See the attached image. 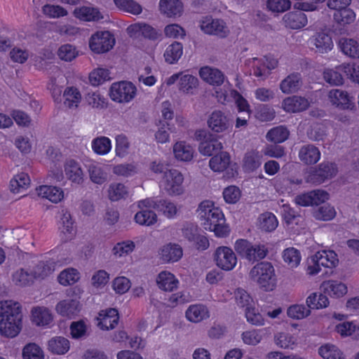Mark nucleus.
Masks as SVG:
<instances>
[{"label":"nucleus","mask_w":359,"mask_h":359,"mask_svg":"<svg viewBox=\"0 0 359 359\" xmlns=\"http://www.w3.org/2000/svg\"><path fill=\"white\" fill-rule=\"evenodd\" d=\"M7 309L0 318V334L6 337H15L22 329V308L18 302Z\"/></svg>","instance_id":"1"},{"label":"nucleus","mask_w":359,"mask_h":359,"mask_svg":"<svg viewBox=\"0 0 359 359\" xmlns=\"http://www.w3.org/2000/svg\"><path fill=\"white\" fill-rule=\"evenodd\" d=\"M250 279L265 291H271L276 285L275 270L270 262H262L249 272Z\"/></svg>","instance_id":"2"},{"label":"nucleus","mask_w":359,"mask_h":359,"mask_svg":"<svg viewBox=\"0 0 359 359\" xmlns=\"http://www.w3.org/2000/svg\"><path fill=\"white\" fill-rule=\"evenodd\" d=\"M234 249L241 257L252 262L264 259L268 253L264 245H253L245 239L237 240Z\"/></svg>","instance_id":"3"},{"label":"nucleus","mask_w":359,"mask_h":359,"mask_svg":"<svg viewBox=\"0 0 359 359\" xmlns=\"http://www.w3.org/2000/svg\"><path fill=\"white\" fill-rule=\"evenodd\" d=\"M337 168L334 163L323 162L318 167L311 168L305 177L306 182L313 184H320L334 177Z\"/></svg>","instance_id":"4"},{"label":"nucleus","mask_w":359,"mask_h":359,"mask_svg":"<svg viewBox=\"0 0 359 359\" xmlns=\"http://www.w3.org/2000/svg\"><path fill=\"white\" fill-rule=\"evenodd\" d=\"M203 220L204 229L214 231L217 237L224 238L229 235V228L225 224L224 214L219 208L213 209L212 212Z\"/></svg>","instance_id":"5"},{"label":"nucleus","mask_w":359,"mask_h":359,"mask_svg":"<svg viewBox=\"0 0 359 359\" xmlns=\"http://www.w3.org/2000/svg\"><path fill=\"white\" fill-rule=\"evenodd\" d=\"M115 44L114 35L109 31L97 32L90 39L89 46L95 53H103L111 50Z\"/></svg>","instance_id":"6"},{"label":"nucleus","mask_w":359,"mask_h":359,"mask_svg":"<svg viewBox=\"0 0 359 359\" xmlns=\"http://www.w3.org/2000/svg\"><path fill=\"white\" fill-rule=\"evenodd\" d=\"M135 94L136 88L131 82L114 83L110 88V97L118 102H128L134 98Z\"/></svg>","instance_id":"7"},{"label":"nucleus","mask_w":359,"mask_h":359,"mask_svg":"<svg viewBox=\"0 0 359 359\" xmlns=\"http://www.w3.org/2000/svg\"><path fill=\"white\" fill-rule=\"evenodd\" d=\"M183 175L175 169L170 170L163 176V186L166 193L170 196H178L183 193Z\"/></svg>","instance_id":"8"},{"label":"nucleus","mask_w":359,"mask_h":359,"mask_svg":"<svg viewBox=\"0 0 359 359\" xmlns=\"http://www.w3.org/2000/svg\"><path fill=\"white\" fill-rule=\"evenodd\" d=\"M253 75L261 80L266 79L270 74V70L275 69L278 61L271 55L262 58L253 57L251 60Z\"/></svg>","instance_id":"9"},{"label":"nucleus","mask_w":359,"mask_h":359,"mask_svg":"<svg viewBox=\"0 0 359 359\" xmlns=\"http://www.w3.org/2000/svg\"><path fill=\"white\" fill-rule=\"evenodd\" d=\"M214 260L218 267L224 271L232 270L237 264L234 252L229 247H218L214 253Z\"/></svg>","instance_id":"10"},{"label":"nucleus","mask_w":359,"mask_h":359,"mask_svg":"<svg viewBox=\"0 0 359 359\" xmlns=\"http://www.w3.org/2000/svg\"><path fill=\"white\" fill-rule=\"evenodd\" d=\"M200 27L205 34L215 35L220 38H225L230 33L226 22L223 20L213 19L211 17L205 18L201 21Z\"/></svg>","instance_id":"11"},{"label":"nucleus","mask_w":359,"mask_h":359,"mask_svg":"<svg viewBox=\"0 0 359 359\" xmlns=\"http://www.w3.org/2000/svg\"><path fill=\"white\" fill-rule=\"evenodd\" d=\"M315 264L313 270L310 271L312 275L317 274L320 271V266L327 268H333L338 264L337 255L332 250H323L318 252L311 259Z\"/></svg>","instance_id":"12"},{"label":"nucleus","mask_w":359,"mask_h":359,"mask_svg":"<svg viewBox=\"0 0 359 359\" xmlns=\"http://www.w3.org/2000/svg\"><path fill=\"white\" fill-rule=\"evenodd\" d=\"M209 165L215 172L226 170L228 177H234L236 172L231 165L230 155L226 151H221L212 157L209 161Z\"/></svg>","instance_id":"13"},{"label":"nucleus","mask_w":359,"mask_h":359,"mask_svg":"<svg viewBox=\"0 0 359 359\" xmlns=\"http://www.w3.org/2000/svg\"><path fill=\"white\" fill-rule=\"evenodd\" d=\"M208 128L215 133L226 131L231 126L229 117L220 110L213 111L207 121Z\"/></svg>","instance_id":"14"},{"label":"nucleus","mask_w":359,"mask_h":359,"mask_svg":"<svg viewBox=\"0 0 359 359\" xmlns=\"http://www.w3.org/2000/svg\"><path fill=\"white\" fill-rule=\"evenodd\" d=\"M310 44L319 53H326L333 48L332 37L326 32H320L316 33L309 39Z\"/></svg>","instance_id":"15"},{"label":"nucleus","mask_w":359,"mask_h":359,"mask_svg":"<svg viewBox=\"0 0 359 359\" xmlns=\"http://www.w3.org/2000/svg\"><path fill=\"white\" fill-rule=\"evenodd\" d=\"M329 98L334 105L341 109H352L355 107L353 97L342 90L333 89L330 90Z\"/></svg>","instance_id":"16"},{"label":"nucleus","mask_w":359,"mask_h":359,"mask_svg":"<svg viewBox=\"0 0 359 359\" xmlns=\"http://www.w3.org/2000/svg\"><path fill=\"white\" fill-rule=\"evenodd\" d=\"M118 318V313L116 309L102 310L99 313L100 321L97 325L104 330H112L117 325Z\"/></svg>","instance_id":"17"},{"label":"nucleus","mask_w":359,"mask_h":359,"mask_svg":"<svg viewBox=\"0 0 359 359\" xmlns=\"http://www.w3.org/2000/svg\"><path fill=\"white\" fill-rule=\"evenodd\" d=\"M199 75L206 83L217 86H221L225 79L224 74L220 70L208 66L200 69Z\"/></svg>","instance_id":"18"},{"label":"nucleus","mask_w":359,"mask_h":359,"mask_svg":"<svg viewBox=\"0 0 359 359\" xmlns=\"http://www.w3.org/2000/svg\"><path fill=\"white\" fill-rule=\"evenodd\" d=\"M182 248L175 243H168L162 246L159 251L160 258L166 263L177 262L182 257Z\"/></svg>","instance_id":"19"},{"label":"nucleus","mask_w":359,"mask_h":359,"mask_svg":"<svg viewBox=\"0 0 359 359\" xmlns=\"http://www.w3.org/2000/svg\"><path fill=\"white\" fill-rule=\"evenodd\" d=\"M309 106L307 99L301 96L294 95L285 98L283 103V109L287 112H299L306 110Z\"/></svg>","instance_id":"20"},{"label":"nucleus","mask_w":359,"mask_h":359,"mask_svg":"<svg viewBox=\"0 0 359 359\" xmlns=\"http://www.w3.org/2000/svg\"><path fill=\"white\" fill-rule=\"evenodd\" d=\"M320 288L323 293L337 298L343 297L347 293L346 285L337 280L324 281Z\"/></svg>","instance_id":"21"},{"label":"nucleus","mask_w":359,"mask_h":359,"mask_svg":"<svg viewBox=\"0 0 359 359\" xmlns=\"http://www.w3.org/2000/svg\"><path fill=\"white\" fill-rule=\"evenodd\" d=\"M128 31L131 34L142 35L150 40H156L160 36L154 27L145 23H135L128 27Z\"/></svg>","instance_id":"22"},{"label":"nucleus","mask_w":359,"mask_h":359,"mask_svg":"<svg viewBox=\"0 0 359 359\" xmlns=\"http://www.w3.org/2000/svg\"><path fill=\"white\" fill-rule=\"evenodd\" d=\"M320 157L319 149L313 144L303 145L299 151V158L305 164L311 165L317 163Z\"/></svg>","instance_id":"23"},{"label":"nucleus","mask_w":359,"mask_h":359,"mask_svg":"<svg viewBox=\"0 0 359 359\" xmlns=\"http://www.w3.org/2000/svg\"><path fill=\"white\" fill-rule=\"evenodd\" d=\"M302 11L298 10L286 13L283 18L285 25L291 29L304 27L307 24V17Z\"/></svg>","instance_id":"24"},{"label":"nucleus","mask_w":359,"mask_h":359,"mask_svg":"<svg viewBox=\"0 0 359 359\" xmlns=\"http://www.w3.org/2000/svg\"><path fill=\"white\" fill-rule=\"evenodd\" d=\"M161 11L168 17L180 16L183 12V5L180 0H161Z\"/></svg>","instance_id":"25"},{"label":"nucleus","mask_w":359,"mask_h":359,"mask_svg":"<svg viewBox=\"0 0 359 359\" xmlns=\"http://www.w3.org/2000/svg\"><path fill=\"white\" fill-rule=\"evenodd\" d=\"M302 84L300 74L293 73L281 81L280 88L283 93L290 94L297 92L301 88Z\"/></svg>","instance_id":"26"},{"label":"nucleus","mask_w":359,"mask_h":359,"mask_svg":"<svg viewBox=\"0 0 359 359\" xmlns=\"http://www.w3.org/2000/svg\"><path fill=\"white\" fill-rule=\"evenodd\" d=\"M210 316L208 308L203 304H194L189 306L186 311L187 318L193 323H199Z\"/></svg>","instance_id":"27"},{"label":"nucleus","mask_w":359,"mask_h":359,"mask_svg":"<svg viewBox=\"0 0 359 359\" xmlns=\"http://www.w3.org/2000/svg\"><path fill=\"white\" fill-rule=\"evenodd\" d=\"M36 191L39 196L55 203L60 202L64 197L63 191L57 187L43 185L36 189Z\"/></svg>","instance_id":"28"},{"label":"nucleus","mask_w":359,"mask_h":359,"mask_svg":"<svg viewBox=\"0 0 359 359\" xmlns=\"http://www.w3.org/2000/svg\"><path fill=\"white\" fill-rule=\"evenodd\" d=\"M65 172L67 177L72 182L81 184L83 182V173L79 163L74 160L67 161L65 165Z\"/></svg>","instance_id":"29"},{"label":"nucleus","mask_w":359,"mask_h":359,"mask_svg":"<svg viewBox=\"0 0 359 359\" xmlns=\"http://www.w3.org/2000/svg\"><path fill=\"white\" fill-rule=\"evenodd\" d=\"M173 153L177 160L190 161L194 157V149L185 142H178L173 146Z\"/></svg>","instance_id":"30"},{"label":"nucleus","mask_w":359,"mask_h":359,"mask_svg":"<svg viewBox=\"0 0 359 359\" xmlns=\"http://www.w3.org/2000/svg\"><path fill=\"white\" fill-rule=\"evenodd\" d=\"M156 283L158 287L162 290L172 292L177 288L178 280L172 273L162 271L158 275Z\"/></svg>","instance_id":"31"},{"label":"nucleus","mask_w":359,"mask_h":359,"mask_svg":"<svg viewBox=\"0 0 359 359\" xmlns=\"http://www.w3.org/2000/svg\"><path fill=\"white\" fill-rule=\"evenodd\" d=\"M74 15L76 18L84 21H98L103 18L97 9L88 6L75 8Z\"/></svg>","instance_id":"32"},{"label":"nucleus","mask_w":359,"mask_h":359,"mask_svg":"<svg viewBox=\"0 0 359 359\" xmlns=\"http://www.w3.org/2000/svg\"><path fill=\"white\" fill-rule=\"evenodd\" d=\"M30 184V179L27 173L21 172L13 177L10 182V190L13 193H21Z\"/></svg>","instance_id":"33"},{"label":"nucleus","mask_w":359,"mask_h":359,"mask_svg":"<svg viewBox=\"0 0 359 359\" xmlns=\"http://www.w3.org/2000/svg\"><path fill=\"white\" fill-rule=\"evenodd\" d=\"M182 44L180 42L175 41L166 48L163 56L165 62L169 64H175L182 57Z\"/></svg>","instance_id":"34"},{"label":"nucleus","mask_w":359,"mask_h":359,"mask_svg":"<svg viewBox=\"0 0 359 359\" xmlns=\"http://www.w3.org/2000/svg\"><path fill=\"white\" fill-rule=\"evenodd\" d=\"M198 79L189 74L182 72L180 81L178 82V88L184 93H192V90L197 88Z\"/></svg>","instance_id":"35"},{"label":"nucleus","mask_w":359,"mask_h":359,"mask_svg":"<svg viewBox=\"0 0 359 359\" xmlns=\"http://www.w3.org/2000/svg\"><path fill=\"white\" fill-rule=\"evenodd\" d=\"M341 51L351 57H359V43L351 39L341 38L339 41Z\"/></svg>","instance_id":"36"},{"label":"nucleus","mask_w":359,"mask_h":359,"mask_svg":"<svg viewBox=\"0 0 359 359\" xmlns=\"http://www.w3.org/2000/svg\"><path fill=\"white\" fill-rule=\"evenodd\" d=\"M32 321L36 325H46L52 320V315L49 310L44 307L34 308L32 310Z\"/></svg>","instance_id":"37"},{"label":"nucleus","mask_w":359,"mask_h":359,"mask_svg":"<svg viewBox=\"0 0 359 359\" xmlns=\"http://www.w3.org/2000/svg\"><path fill=\"white\" fill-rule=\"evenodd\" d=\"M222 144L216 139L205 140L199 144L198 150L203 155L212 156L221 152Z\"/></svg>","instance_id":"38"},{"label":"nucleus","mask_w":359,"mask_h":359,"mask_svg":"<svg viewBox=\"0 0 359 359\" xmlns=\"http://www.w3.org/2000/svg\"><path fill=\"white\" fill-rule=\"evenodd\" d=\"M312 215L318 220L329 221L335 217L336 211L334 207L330 204H324L323 205L313 208Z\"/></svg>","instance_id":"39"},{"label":"nucleus","mask_w":359,"mask_h":359,"mask_svg":"<svg viewBox=\"0 0 359 359\" xmlns=\"http://www.w3.org/2000/svg\"><path fill=\"white\" fill-rule=\"evenodd\" d=\"M64 104L68 108H76L81 101V95L77 88L68 87L63 93Z\"/></svg>","instance_id":"40"},{"label":"nucleus","mask_w":359,"mask_h":359,"mask_svg":"<svg viewBox=\"0 0 359 359\" xmlns=\"http://www.w3.org/2000/svg\"><path fill=\"white\" fill-rule=\"evenodd\" d=\"M258 220L259 228L266 232H271L275 230L278 224L276 216L271 212H268L260 215Z\"/></svg>","instance_id":"41"},{"label":"nucleus","mask_w":359,"mask_h":359,"mask_svg":"<svg viewBox=\"0 0 359 359\" xmlns=\"http://www.w3.org/2000/svg\"><path fill=\"white\" fill-rule=\"evenodd\" d=\"M79 302L75 300H64L56 305V311L63 316L71 317L76 313Z\"/></svg>","instance_id":"42"},{"label":"nucleus","mask_w":359,"mask_h":359,"mask_svg":"<svg viewBox=\"0 0 359 359\" xmlns=\"http://www.w3.org/2000/svg\"><path fill=\"white\" fill-rule=\"evenodd\" d=\"M49 350L57 354H64L69 349V341L62 337L53 338L48 341Z\"/></svg>","instance_id":"43"},{"label":"nucleus","mask_w":359,"mask_h":359,"mask_svg":"<svg viewBox=\"0 0 359 359\" xmlns=\"http://www.w3.org/2000/svg\"><path fill=\"white\" fill-rule=\"evenodd\" d=\"M334 20L340 25H346L353 23L355 20V13L350 8L335 11L333 15Z\"/></svg>","instance_id":"44"},{"label":"nucleus","mask_w":359,"mask_h":359,"mask_svg":"<svg viewBox=\"0 0 359 359\" xmlns=\"http://www.w3.org/2000/svg\"><path fill=\"white\" fill-rule=\"evenodd\" d=\"M290 132L287 128L280 126L271 129L266 134V138L269 141L281 143L288 138Z\"/></svg>","instance_id":"45"},{"label":"nucleus","mask_w":359,"mask_h":359,"mask_svg":"<svg viewBox=\"0 0 359 359\" xmlns=\"http://www.w3.org/2000/svg\"><path fill=\"white\" fill-rule=\"evenodd\" d=\"M306 304L310 309H323L329 305V300L326 295L313 292L307 297Z\"/></svg>","instance_id":"46"},{"label":"nucleus","mask_w":359,"mask_h":359,"mask_svg":"<svg viewBox=\"0 0 359 359\" xmlns=\"http://www.w3.org/2000/svg\"><path fill=\"white\" fill-rule=\"evenodd\" d=\"M261 155L258 151H250L245 154L243 159V167L248 171H253L261 165Z\"/></svg>","instance_id":"47"},{"label":"nucleus","mask_w":359,"mask_h":359,"mask_svg":"<svg viewBox=\"0 0 359 359\" xmlns=\"http://www.w3.org/2000/svg\"><path fill=\"white\" fill-rule=\"evenodd\" d=\"M36 278L34 273H29L27 271L20 269L13 274V281L17 285L26 286L33 283Z\"/></svg>","instance_id":"48"},{"label":"nucleus","mask_w":359,"mask_h":359,"mask_svg":"<svg viewBox=\"0 0 359 359\" xmlns=\"http://www.w3.org/2000/svg\"><path fill=\"white\" fill-rule=\"evenodd\" d=\"M135 220L140 225L150 226L157 220L156 214L150 210H142L135 215Z\"/></svg>","instance_id":"49"},{"label":"nucleus","mask_w":359,"mask_h":359,"mask_svg":"<svg viewBox=\"0 0 359 359\" xmlns=\"http://www.w3.org/2000/svg\"><path fill=\"white\" fill-rule=\"evenodd\" d=\"M111 147V141L107 137H98L94 139L92 142V148L93 151L100 155L108 154Z\"/></svg>","instance_id":"50"},{"label":"nucleus","mask_w":359,"mask_h":359,"mask_svg":"<svg viewBox=\"0 0 359 359\" xmlns=\"http://www.w3.org/2000/svg\"><path fill=\"white\" fill-rule=\"evenodd\" d=\"M55 264L52 260L40 262L34 268V273L36 278H44L55 270Z\"/></svg>","instance_id":"51"},{"label":"nucleus","mask_w":359,"mask_h":359,"mask_svg":"<svg viewBox=\"0 0 359 359\" xmlns=\"http://www.w3.org/2000/svg\"><path fill=\"white\" fill-rule=\"evenodd\" d=\"M88 172L90 180L95 184H102L107 181V174L97 164L89 165Z\"/></svg>","instance_id":"52"},{"label":"nucleus","mask_w":359,"mask_h":359,"mask_svg":"<svg viewBox=\"0 0 359 359\" xmlns=\"http://www.w3.org/2000/svg\"><path fill=\"white\" fill-rule=\"evenodd\" d=\"M115 5L125 12L138 15L142 12V6L133 0H114Z\"/></svg>","instance_id":"53"},{"label":"nucleus","mask_w":359,"mask_h":359,"mask_svg":"<svg viewBox=\"0 0 359 359\" xmlns=\"http://www.w3.org/2000/svg\"><path fill=\"white\" fill-rule=\"evenodd\" d=\"M318 353L324 359H345L340 350L334 345L322 346L319 348Z\"/></svg>","instance_id":"54"},{"label":"nucleus","mask_w":359,"mask_h":359,"mask_svg":"<svg viewBox=\"0 0 359 359\" xmlns=\"http://www.w3.org/2000/svg\"><path fill=\"white\" fill-rule=\"evenodd\" d=\"M339 66L336 69H327L324 72L323 77L326 82L332 86H339L343 84L344 79L341 74L343 72L339 69Z\"/></svg>","instance_id":"55"},{"label":"nucleus","mask_w":359,"mask_h":359,"mask_svg":"<svg viewBox=\"0 0 359 359\" xmlns=\"http://www.w3.org/2000/svg\"><path fill=\"white\" fill-rule=\"evenodd\" d=\"M23 359H44L41 348L36 344H28L22 350Z\"/></svg>","instance_id":"56"},{"label":"nucleus","mask_w":359,"mask_h":359,"mask_svg":"<svg viewBox=\"0 0 359 359\" xmlns=\"http://www.w3.org/2000/svg\"><path fill=\"white\" fill-rule=\"evenodd\" d=\"M79 279V273L77 270L74 269L64 270L58 276V281L63 285H72Z\"/></svg>","instance_id":"57"},{"label":"nucleus","mask_w":359,"mask_h":359,"mask_svg":"<svg viewBox=\"0 0 359 359\" xmlns=\"http://www.w3.org/2000/svg\"><path fill=\"white\" fill-rule=\"evenodd\" d=\"M109 79V72L107 69L98 68L93 71L89 75L90 83L95 86H99Z\"/></svg>","instance_id":"58"},{"label":"nucleus","mask_w":359,"mask_h":359,"mask_svg":"<svg viewBox=\"0 0 359 359\" xmlns=\"http://www.w3.org/2000/svg\"><path fill=\"white\" fill-rule=\"evenodd\" d=\"M283 259L291 268L299 265L301 257L299 252L294 248H289L283 251Z\"/></svg>","instance_id":"59"},{"label":"nucleus","mask_w":359,"mask_h":359,"mask_svg":"<svg viewBox=\"0 0 359 359\" xmlns=\"http://www.w3.org/2000/svg\"><path fill=\"white\" fill-rule=\"evenodd\" d=\"M127 194V188L121 183H114L109 187V197L111 201H118L124 198Z\"/></svg>","instance_id":"60"},{"label":"nucleus","mask_w":359,"mask_h":359,"mask_svg":"<svg viewBox=\"0 0 359 359\" xmlns=\"http://www.w3.org/2000/svg\"><path fill=\"white\" fill-rule=\"evenodd\" d=\"M158 211H161L168 218H174L177 212L178 209L176 205L168 200L159 199V208Z\"/></svg>","instance_id":"61"},{"label":"nucleus","mask_w":359,"mask_h":359,"mask_svg":"<svg viewBox=\"0 0 359 359\" xmlns=\"http://www.w3.org/2000/svg\"><path fill=\"white\" fill-rule=\"evenodd\" d=\"M161 127L155 134L156 139L158 142L165 143L169 140L170 133L175 132V127L170 123H166V125L161 122Z\"/></svg>","instance_id":"62"},{"label":"nucleus","mask_w":359,"mask_h":359,"mask_svg":"<svg viewBox=\"0 0 359 359\" xmlns=\"http://www.w3.org/2000/svg\"><path fill=\"white\" fill-rule=\"evenodd\" d=\"M43 13L44 15L51 18H58L67 15V11L58 5L46 4L43 6Z\"/></svg>","instance_id":"63"},{"label":"nucleus","mask_w":359,"mask_h":359,"mask_svg":"<svg viewBox=\"0 0 359 359\" xmlns=\"http://www.w3.org/2000/svg\"><path fill=\"white\" fill-rule=\"evenodd\" d=\"M71 335L74 339H81L88 336L87 325L83 320L72 322L70 325Z\"/></svg>","instance_id":"64"}]
</instances>
